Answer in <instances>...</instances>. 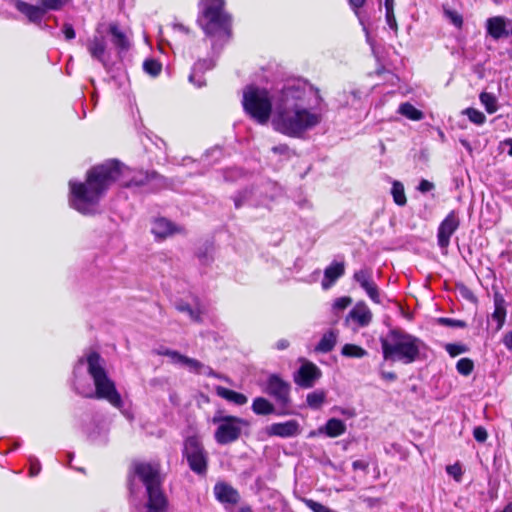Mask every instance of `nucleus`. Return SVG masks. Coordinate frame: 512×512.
<instances>
[{
	"label": "nucleus",
	"mask_w": 512,
	"mask_h": 512,
	"mask_svg": "<svg viewBox=\"0 0 512 512\" xmlns=\"http://www.w3.org/2000/svg\"><path fill=\"white\" fill-rule=\"evenodd\" d=\"M109 33L112 36L113 44L121 50H125L129 47V41L126 34L120 29L118 24L111 23L109 25Z\"/></svg>",
	"instance_id": "nucleus-27"
},
{
	"label": "nucleus",
	"mask_w": 512,
	"mask_h": 512,
	"mask_svg": "<svg viewBox=\"0 0 512 512\" xmlns=\"http://www.w3.org/2000/svg\"><path fill=\"white\" fill-rule=\"evenodd\" d=\"M380 375H381L382 379L387 380V381H394L397 378V376L394 372L381 371Z\"/></svg>",
	"instance_id": "nucleus-53"
},
{
	"label": "nucleus",
	"mask_w": 512,
	"mask_h": 512,
	"mask_svg": "<svg viewBox=\"0 0 512 512\" xmlns=\"http://www.w3.org/2000/svg\"><path fill=\"white\" fill-rule=\"evenodd\" d=\"M373 320V313L364 301L357 302L344 319V326L353 332L368 327Z\"/></svg>",
	"instance_id": "nucleus-10"
},
{
	"label": "nucleus",
	"mask_w": 512,
	"mask_h": 512,
	"mask_svg": "<svg viewBox=\"0 0 512 512\" xmlns=\"http://www.w3.org/2000/svg\"><path fill=\"white\" fill-rule=\"evenodd\" d=\"M273 152L275 153H280V154H285L287 153L288 151V146L287 145H279V146H274L272 148Z\"/></svg>",
	"instance_id": "nucleus-54"
},
{
	"label": "nucleus",
	"mask_w": 512,
	"mask_h": 512,
	"mask_svg": "<svg viewBox=\"0 0 512 512\" xmlns=\"http://www.w3.org/2000/svg\"><path fill=\"white\" fill-rule=\"evenodd\" d=\"M160 355L168 356L173 363L180 364L186 367L190 372L197 374H210L211 369L205 366L200 361L184 356L177 351L169 350V349H161L158 352Z\"/></svg>",
	"instance_id": "nucleus-15"
},
{
	"label": "nucleus",
	"mask_w": 512,
	"mask_h": 512,
	"mask_svg": "<svg viewBox=\"0 0 512 512\" xmlns=\"http://www.w3.org/2000/svg\"><path fill=\"white\" fill-rule=\"evenodd\" d=\"M105 366V360L97 352L91 351L81 357L73 372L74 389L85 398L104 399L112 406L121 408V395Z\"/></svg>",
	"instance_id": "nucleus-3"
},
{
	"label": "nucleus",
	"mask_w": 512,
	"mask_h": 512,
	"mask_svg": "<svg viewBox=\"0 0 512 512\" xmlns=\"http://www.w3.org/2000/svg\"><path fill=\"white\" fill-rule=\"evenodd\" d=\"M344 272L345 266L343 262H333L324 271V278L321 283L322 288L324 290L329 289Z\"/></svg>",
	"instance_id": "nucleus-19"
},
{
	"label": "nucleus",
	"mask_w": 512,
	"mask_h": 512,
	"mask_svg": "<svg viewBox=\"0 0 512 512\" xmlns=\"http://www.w3.org/2000/svg\"><path fill=\"white\" fill-rule=\"evenodd\" d=\"M492 321L496 322V331H499L506 319L505 300L500 293L494 294V312L491 315Z\"/></svg>",
	"instance_id": "nucleus-23"
},
{
	"label": "nucleus",
	"mask_w": 512,
	"mask_h": 512,
	"mask_svg": "<svg viewBox=\"0 0 512 512\" xmlns=\"http://www.w3.org/2000/svg\"><path fill=\"white\" fill-rule=\"evenodd\" d=\"M289 346V342L285 339H281L276 343V347L279 350L286 349Z\"/></svg>",
	"instance_id": "nucleus-56"
},
{
	"label": "nucleus",
	"mask_w": 512,
	"mask_h": 512,
	"mask_svg": "<svg viewBox=\"0 0 512 512\" xmlns=\"http://www.w3.org/2000/svg\"><path fill=\"white\" fill-rule=\"evenodd\" d=\"M386 23L395 33L398 31V24L393 10H385Z\"/></svg>",
	"instance_id": "nucleus-43"
},
{
	"label": "nucleus",
	"mask_w": 512,
	"mask_h": 512,
	"mask_svg": "<svg viewBox=\"0 0 512 512\" xmlns=\"http://www.w3.org/2000/svg\"><path fill=\"white\" fill-rule=\"evenodd\" d=\"M338 338V331L337 330H329L326 333L323 334L322 338L320 339L319 343L317 344L315 350L322 353L330 352Z\"/></svg>",
	"instance_id": "nucleus-25"
},
{
	"label": "nucleus",
	"mask_w": 512,
	"mask_h": 512,
	"mask_svg": "<svg viewBox=\"0 0 512 512\" xmlns=\"http://www.w3.org/2000/svg\"><path fill=\"white\" fill-rule=\"evenodd\" d=\"M326 397V391L315 390L307 395L306 402L311 409L316 410L319 409L325 403Z\"/></svg>",
	"instance_id": "nucleus-31"
},
{
	"label": "nucleus",
	"mask_w": 512,
	"mask_h": 512,
	"mask_svg": "<svg viewBox=\"0 0 512 512\" xmlns=\"http://www.w3.org/2000/svg\"><path fill=\"white\" fill-rule=\"evenodd\" d=\"M503 343L508 350L512 351V331L505 334Z\"/></svg>",
	"instance_id": "nucleus-52"
},
{
	"label": "nucleus",
	"mask_w": 512,
	"mask_h": 512,
	"mask_svg": "<svg viewBox=\"0 0 512 512\" xmlns=\"http://www.w3.org/2000/svg\"><path fill=\"white\" fill-rule=\"evenodd\" d=\"M380 342L384 360L403 364L420 360L427 349L420 338L402 329L390 330Z\"/></svg>",
	"instance_id": "nucleus-5"
},
{
	"label": "nucleus",
	"mask_w": 512,
	"mask_h": 512,
	"mask_svg": "<svg viewBox=\"0 0 512 512\" xmlns=\"http://www.w3.org/2000/svg\"><path fill=\"white\" fill-rule=\"evenodd\" d=\"M447 473L452 476L457 482L461 481L463 471L461 465L459 463H455L453 465H448L446 467Z\"/></svg>",
	"instance_id": "nucleus-42"
},
{
	"label": "nucleus",
	"mask_w": 512,
	"mask_h": 512,
	"mask_svg": "<svg viewBox=\"0 0 512 512\" xmlns=\"http://www.w3.org/2000/svg\"><path fill=\"white\" fill-rule=\"evenodd\" d=\"M174 28L178 31H181V32H184V33H188V29L182 25V24H175L174 25Z\"/></svg>",
	"instance_id": "nucleus-59"
},
{
	"label": "nucleus",
	"mask_w": 512,
	"mask_h": 512,
	"mask_svg": "<svg viewBox=\"0 0 512 512\" xmlns=\"http://www.w3.org/2000/svg\"><path fill=\"white\" fill-rule=\"evenodd\" d=\"M86 48L90 56L99 61L103 67L107 68L109 64V54L107 51V40L103 35L102 25L96 29V34L86 41Z\"/></svg>",
	"instance_id": "nucleus-12"
},
{
	"label": "nucleus",
	"mask_w": 512,
	"mask_h": 512,
	"mask_svg": "<svg viewBox=\"0 0 512 512\" xmlns=\"http://www.w3.org/2000/svg\"><path fill=\"white\" fill-rule=\"evenodd\" d=\"M184 455L193 472L197 474H203L206 472L207 456L197 437H189L186 439L184 444Z\"/></svg>",
	"instance_id": "nucleus-9"
},
{
	"label": "nucleus",
	"mask_w": 512,
	"mask_h": 512,
	"mask_svg": "<svg viewBox=\"0 0 512 512\" xmlns=\"http://www.w3.org/2000/svg\"><path fill=\"white\" fill-rule=\"evenodd\" d=\"M352 303V298L349 296H343L336 298L332 304V311L335 315H339Z\"/></svg>",
	"instance_id": "nucleus-35"
},
{
	"label": "nucleus",
	"mask_w": 512,
	"mask_h": 512,
	"mask_svg": "<svg viewBox=\"0 0 512 512\" xmlns=\"http://www.w3.org/2000/svg\"><path fill=\"white\" fill-rule=\"evenodd\" d=\"M243 107L257 123L265 125L272 121L274 113V92L270 94L266 89L248 86L243 92Z\"/></svg>",
	"instance_id": "nucleus-6"
},
{
	"label": "nucleus",
	"mask_w": 512,
	"mask_h": 512,
	"mask_svg": "<svg viewBox=\"0 0 512 512\" xmlns=\"http://www.w3.org/2000/svg\"><path fill=\"white\" fill-rule=\"evenodd\" d=\"M460 220L458 214L453 210L445 219L440 223L438 227L437 239L438 245L441 249H447L450 244V238L453 233L458 229Z\"/></svg>",
	"instance_id": "nucleus-16"
},
{
	"label": "nucleus",
	"mask_w": 512,
	"mask_h": 512,
	"mask_svg": "<svg viewBox=\"0 0 512 512\" xmlns=\"http://www.w3.org/2000/svg\"><path fill=\"white\" fill-rule=\"evenodd\" d=\"M365 0H349L350 5L353 9H358L363 6Z\"/></svg>",
	"instance_id": "nucleus-55"
},
{
	"label": "nucleus",
	"mask_w": 512,
	"mask_h": 512,
	"mask_svg": "<svg viewBox=\"0 0 512 512\" xmlns=\"http://www.w3.org/2000/svg\"><path fill=\"white\" fill-rule=\"evenodd\" d=\"M290 389V384L277 374H270L264 387V391L283 407L290 403Z\"/></svg>",
	"instance_id": "nucleus-11"
},
{
	"label": "nucleus",
	"mask_w": 512,
	"mask_h": 512,
	"mask_svg": "<svg viewBox=\"0 0 512 512\" xmlns=\"http://www.w3.org/2000/svg\"><path fill=\"white\" fill-rule=\"evenodd\" d=\"M157 238H165L174 232L173 224L165 218L156 219L151 228Z\"/></svg>",
	"instance_id": "nucleus-26"
},
{
	"label": "nucleus",
	"mask_w": 512,
	"mask_h": 512,
	"mask_svg": "<svg viewBox=\"0 0 512 512\" xmlns=\"http://www.w3.org/2000/svg\"><path fill=\"white\" fill-rule=\"evenodd\" d=\"M368 466H369L368 462H366L364 460H356L352 463V467L354 470L366 471Z\"/></svg>",
	"instance_id": "nucleus-51"
},
{
	"label": "nucleus",
	"mask_w": 512,
	"mask_h": 512,
	"mask_svg": "<svg viewBox=\"0 0 512 512\" xmlns=\"http://www.w3.org/2000/svg\"><path fill=\"white\" fill-rule=\"evenodd\" d=\"M353 278L374 303H381L380 290L373 280V273L370 268H362L356 271Z\"/></svg>",
	"instance_id": "nucleus-14"
},
{
	"label": "nucleus",
	"mask_w": 512,
	"mask_h": 512,
	"mask_svg": "<svg viewBox=\"0 0 512 512\" xmlns=\"http://www.w3.org/2000/svg\"><path fill=\"white\" fill-rule=\"evenodd\" d=\"M63 33L67 40H72L75 38V30L71 24H64Z\"/></svg>",
	"instance_id": "nucleus-50"
},
{
	"label": "nucleus",
	"mask_w": 512,
	"mask_h": 512,
	"mask_svg": "<svg viewBox=\"0 0 512 512\" xmlns=\"http://www.w3.org/2000/svg\"><path fill=\"white\" fill-rule=\"evenodd\" d=\"M223 6L222 0H201L198 23L207 35L228 34L230 19Z\"/></svg>",
	"instance_id": "nucleus-7"
},
{
	"label": "nucleus",
	"mask_w": 512,
	"mask_h": 512,
	"mask_svg": "<svg viewBox=\"0 0 512 512\" xmlns=\"http://www.w3.org/2000/svg\"><path fill=\"white\" fill-rule=\"evenodd\" d=\"M216 394L228 402L238 406L245 405L248 402V398L244 394L230 390L223 386L216 387Z\"/></svg>",
	"instance_id": "nucleus-24"
},
{
	"label": "nucleus",
	"mask_w": 512,
	"mask_h": 512,
	"mask_svg": "<svg viewBox=\"0 0 512 512\" xmlns=\"http://www.w3.org/2000/svg\"><path fill=\"white\" fill-rule=\"evenodd\" d=\"M392 196L394 202L399 206H404L406 204V196L404 192V186L399 181H394L392 185Z\"/></svg>",
	"instance_id": "nucleus-34"
},
{
	"label": "nucleus",
	"mask_w": 512,
	"mask_h": 512,
	"mask_svg": "<svg viewBox=\"0 0 512 512\" xmlns=\"http://www.w3.org/2000/svg\"><path fill=\"white\" fill-rule=\"evenodd\" d=\"M214 62L213 60L209 59H204V60H200L198 61L197 63H195L194 67H193V70L189 76V81L194 83L195 85H197L198 87H201L204 85V81L202 80H195L197 75L202 73L203 71L205 70H209V69H212L214 67Z\"/></svg>",
	"instance_id": "nucleus-28"
},
{
	"label": "nucleus",
	"mask_w": 512,
	"mask_h": 512,
	"mask_svg": "<svg viewBox=\"0 0 512 512\" xmlns=\"http://www.w3.org/2000/svg\"><path fill=\"white\" fill-rule=\"evenodd\" d=\"M398 112L405 116L406 118L413 120V121H419L422 120L424 117V114L422 111L415 108L411 103L405 102L402 103L399 108Z\"/></svg>",
	"instance_id": "nucleus-30"
},
{
	"label": "nucleus",
	"mask_w": 512,
	"mask_h": 512,
	"mask_svg": "<svg viewBox=\"0 0 512 512\" xmlns=\"http://www.w3.org/2000/svg\"><path fill=\"white\" fill-rule=\"evenodd\" d=\"M212 423L217 425L214 438L220 445L235 442L240 438L243 428L249 426L248 421L243 418L225 416L220 412L213 416Z\"/></svg>",
	"instance_id": "nucleus-8"
},
{
	"label": "nucleus",
	"mask_w": 512,
	"mask_h": 512,
	"mask_svg": "<svg viewBox=\"0 0 512 512\" xmlns=\"http://www.w3.org/2000/svg\"><path fill=\"white\" fill-rule=\"evenodd\" d=\"M340 413L347 416V417H353L354 416V412L351 411V410H347V409H340Z\"/></svg>",
	"instance_id": "nucleus-60"
},
{
	"label": "nucleus",
	"mask_w": 512,
	"mask_h": 512,
	"mask_svg": "<svg viewBox=\"0 0 512 512\" xmlns=\"http://www.w3.org/2000/svg\"><path fill=\"white\" fill-rule=\"evenodd\" d=\"M506 18L503 16H494L490 17L486 21V28L488 34L498 40L503 36H507L508 33L506 31Z\"/></svg>",
	"instance_id": "nucleus-20"
},
{
	"label": "nucleus",
	"mask_w": 512,
	"mask_h": 512,
	"mask_svg": "<svg viewBox=\"0 0 512 512\" xmlns=\"http://www.w3.org/2000/svg\"><path fill=\"white\" fill-rule=\"evenodd\" d=\"M141 485L145 487V494L148 500L137 509V512H166L168 503L160 488L158 465L144 462H138L133 465V470L128 480L132 501L135 500Z\"/></svg>",
	"instance_id": "nucleus-4"
},
{
	"label": "nucleus",
	"mask_w": 512,
	"mask_h": 512,
	"mask_svg": "<svg viewBox=\"0 0 512 512\" xmlns=\"http://www.w3.org/2000/svg\"><path fill=\"white\" fill-rule=\"evenodd\" d=\"M444 15L454 26L457 28L462 27L463 18L457 11L445 8Z\"/></svg>",
	"instance_id": "nucleus-40"
},
{
	"label": "nucleus",
	"mask_w": 512,
	"mask_h": 512,
	"mask_svg": "<svg viewBox=\"0 0 512 512\" xmlns=\"http://www.w3.org/2000/svg\"><path fill=\"white\" fill-rule=\"evenodd\" d=\"M434 188V184L428 180H421L418 186V190L422 193L431 191Z\"/></svg>",
	"instance_id": "nucleus-49"
},
{
	"label": "nucleus",
	"mask_w": 512,
	"mask_h": 512,
	"mask_svg": "<svg viewBox=\"0 0 512 512\" xmlns=\"http://www.w3.org/2000/svg\"><path fill=\"white\" fill-rule=\"evenodd\" d=\"M341 353L346 357L362 358L367 354V351L355 344H345L342 347Z\"/></svg>",
	"instance_id": "nucleus-33"
},
{
	"label": "nucleus",
	"mask_w": 512,
	"mask_h": 512,
	"mask_svg": "<svg viewBox=\"0 0 512 512\" xmlns=\"http://www.w3.org/2000/svg\"><path fill=\"white\" fill-rule=\"evenodd\" d=\"M71 0H40L41 6L45 10H60Z\"/></svg>",
	"instance_id": "nucleus-39"
},
{
	"label": "nucleus",
	"mask_w": 512,
	"mask_h": 512,
	"mask_svg": "<svg viewBox=\"0 0 512 512\" xmlns=\"http://www.w3.org/2000/svg\"><path fill=\"white\" fill-rule=\"evenodd\" d=\"M473 436L476 441L483 443L487 440L488 433L484 427L477 426L473 430Z\"/></svg>",
	"instance_id": "nucleus-45"
},
{
	"label": "nucleus",
	"mask_w": 512,
	"mask_h": 512,
	"mask_svg": "<svg viewBox=\"0 0 512 512\" xmlns=\"http://www.w3.org/2000/svg\"><path fill=\"white\" fill-rule=\"evenodd\" d=\"M235 206H236V207H239V206H240V203H239L237 200L235 201Z\"/></svg>",
	"instance_id": "nucleus-63"
},
{
	"label": "nucleus",
	"mask_w": 512,
	"mask_h": 512,
	"mask_svg": "<svg viewBox=\"0 0 512 512\" xmlns=\"http://www.w3.org/2000/svg\"><path fill=\"white\" fill-rule=\"evenodd\" d=\"M346 432V424L337 418L329 419L325 425L318 428V433L330 438H336Z\"/></svg>",
	"instance_id": "nucleus-22"
},
{
	"label": "nucleus",
	"mask_w": 512,
	"mask_h": 512,
	"mask_svg": "<svg viewBox=\"0 0 512 512\" xmlns=\"http://www.w3.org/2000/svg\"><path fill=\"white\" fill-rule=\"evenodd\" d=\"M316 435H320V434L318 433V429H317L316 431H311V432L309 433V437H314V436H316Z\"/></svg>",
	"instance_id": "nucleus-62"
},
{
	"label": "nucleus",
	"mask_w": 512,
	"mask_h": 512,
	"mask_svg": "<svg viewBox=\"0 0 512 512\" xmlns=\"http://www.w3.org/2000/svg\"><path fill=\"white\" fill-rule=\"evenodd\" d=\"M40 470H41V464H40L39 460L36 458H30V468H29L30 476L38 475Z\"/></svg>",
	"instance_id": "nucleus-47"
},
{
	"label": "nucleus",
	"mask_w": 512,
	"mask_h": 512,
	"mask_svg": "<svg viewBox=\"0 0 512 512\" xmlns=\"http://www.w3.org/2000/svg\"><path fill=\"white\" fill-rule=\"evenodd\" d=\"M269 436L282 438L294 437L300 433V426L296 420H288L281 423H273L266 429Z\"/></svg>",
	"instance_id": "nucleus-17"
},
{
	"label": "nucleus",
	"mask_w": 512,
	"mask_h": 512,
	"mask_svg": "<svg viewBox=\"0 0 512 512\" xmlns=\"http://www.w3.org/2000/svg\"><path fill=\"white\" fill-rule=\"evenodd\" d=\"M395 6L394 0H384L385 10H393Z\"/></svg>",
	"instance_id": "nucleus-58"
},
{
	"label": "nucleus",
	"mask_w": 512,
	"mask_h": 512,
	"mask_svg": "<svg viewBox=\"0 0 512 512\" xmlns=\"http://www.w3.org/2000/svg\"><path fill=\"white\" fill-rule=\"evenodd\" d=\"M15 7L17 8L18 11L24 14L31 22L34 23L41 22L45 14V9L43 7L31 5L21 0H17L15 2Z\"/></svg>",
	"instance_id": "nucleus-21"
},
{
	"label": "nucleus",
	"mask_w": 512,
	"mask_h": 512,
	"mask_svg": "<svg viewBox=\"0 0 512 512\" xmlns=\"http://www.w3.org/2000/svg\"><path fill=\"white\" fill-rule=\"evenodd\" d=\"M237 512H252V510L249 506H243Z\"/></svg>",
	"instance_id": "nucleus-61"
},
{
	"label": "nucleus",
	"mask_w": 512,
	"mask_h": 512,
	"mask_svg": "<svg viewBox=\"0 0 512 512\" xmlns=\"http://www.w3.org/2000/svg\"><path fill=\"white\" fill-rule=\"evenodd\" d=\"M150 176L146 172L134 171L112 160L90 169L84 183L70 181V205L78 212L88 215L98 211L100 199L110 185L116 181L124 187L144 185Z\"/></svg>",
	"instance_id": "nucleus-2"
},
{
	"label": "nucleus",
	"mask_w": 512,
	"mask_h": 512,
	"mask_svg": "<svg viewBox=\"0 0 512 512\" xmlns=\"http://www.w3.org/2000/svg\"><path fill=\"white\" fill-rule=\"evenodd\" d=\"M252 410L257 415H269L274 412V406L267 399L257 397L253 400Z\"/></svg>",
	"instance_id": "nucleus-29"
},
{
	"label": "nucleus",
	"mask_w": 512,
	"mask_h": 512,
	"mask_svg": "<svg viewBox=\"0 0 512 512\" xmlns=\"http://www.w3.org/2000/svg\"><path fill=\"white\" fill-rule=\"evenodd\" d=\"M161 68V64L154 59H148L143 64L144 71L151 76H157L161 72Z\"/></svg>",
	"instance_id": "nucleus-38"
},
{
	"label": "nucleus",
	"mask_w": 512,
	"mask_h": 512,
	"mask_svg": "<svg viewBox=\"0 0 512 512\" xmlns=\"http://www.w3.org/2000/svg\"><path fill=\"white\" fill-rule=\"evenodd\" d=\"M322 98L317 89L307 82L287 81L274 91L272 127L275 131L294 138L303 136L322 121Z\"/></svg>",
	"instance_id": "nucleus-1"
},
{
	"label": "nucleus",
	"mask_w": 512,
	"mask_h": 512,
	"mask_svg": "<svg viewBox=\"0 0 512 512\" xmlns=\"http://www.w3.org/2000/svg\"><path fill=\"white\" fill-rule=\"evenodd\" d=\"M456 369L459 374L468 376L474 369V362L469 358H461L456 364Z\"/></svg>",
	"instance_id": "nucleus-36"
},
{
	"label": "nucleus",
	"mask_w": 512,
	"mask_h": 512,
	"mask_svg": "<svg viewBox=\"0 0 512 512\" xmlns=\"http://www.w3.org/2000/svg\"><path fill=\"white\" fill-rule=\"evenodd\" d=\"M321 370L312 362L303 360L299 369L294 373V382L301 388H312L321 378Z\"/></svg>",
	"instance_id": "nucleus-13"
},
{
	"label": "nucleus",
	"mask_w": 512,
	"mask_h": 512,
	"mask_svg": "<svg viewBox=\"0 0 512 512\" xmlns=\"http://www.w3.org/2000/svg\"><path fill=\"white\" fill-rule=\"evenodd\" d=\"M445 350L448 352V354L451 357H456L462 353H465L468 351V348L463 344H446Z\"/></svg>",
	"instance_id": "nucleus-41"
},
{
	"label": "nucleus",
	"mask_w": 512,
	"mask_h": 512,
	"mask_svg": "<svg viewBox=\"0 0 512 512\" xmlns=\"http://www.w3.org/2000/svg\"><path fill=\"white\" fill-rule=\"evenodd\" d=\"M178 309L180 311L187 312L190 315L192 320H194V321H199L200 320V313H199V311H196V310L192 309L188 305H179Z\"/></svg>",
	"instance_id": "nucleus-46"
},
{
	"label": "nucleus",
	"mask_w": 512,
	"mask_h": 512,
	"mask_svg": "<svg viewBox=\"0 0 512 512\" xmlns=\"http://www.w3.org/2000/svg\"><path fill=\"white\" fill-rule=\"evenodd\" d=\"M438 322L444 326L455 327V328H463L466 325L465 322H463L461 320L445 318V317L439 318Z\"/></svg>",
	"instance_id": "nucleus-44"
},
{
	"label": "nucleus",
	"mask_w": 512,
	"mask_h": 512,
	"mask_svg": "<svg viewBox=\"0 0 512 512\" xmlns=\"http://www.w3.org/2000/svg\"><path fill=\"white\" fill-rule=\"evenodd\" d=\"M306 504L313 512H327L329 509L326 506L313 500H307Z\"/></svg>",
	"instance_id": "nucleus-48"
},
{
	"label": "nucleus",
	"mask_w": 512,
	"mask_h": 512,
	"mask_svg": "<svg viewBox=\"0 0 512 512\" xmlns=\"http://www.w3.org/2000/svg\"><path fill=\"white\" fill-rule=\"evenodd\" d=\"M464 114L468 117V119L476 124V125H482L486 121V116L479 110L475 108H467L464 111Z\"/></svg>",
	"instance_id": "nucleus-37"
},
{
	"label": "nucleus",
	"mask_w": 512,
	"mask_h": 512,
	"mask_svg": "<svg viewBox=\"0 0 512 512\" xmlns=\"http://www.w3.org/2000/svg\"><path fill=\"white\" fill-rule=\"evenodd\" d=\"M214 494L221 503L235 504L239 500L237 490L226 483H217L214 487Z\"/></svg>",
	"instance_id": "nucleus-18"
},
{
	"label": "nucleus",
	"mask_w": 512,
	"mask_h": 512,
	"mask_svg": "<svg viewBox=\"0 0 512 512\" xmlns=\"http://www.w3.org/2000/svg\"><path fill=\"white\" fill-rule=\"evenodd\" d=\"M481 104L489 114H493L498 110L497 98L488 92H482L479 96Z\"/></svg>",
	"instance_id": "nucleus-32"
},
{
	"label": "nucleus",
	"mask_w": 512,
	"mask_h": 512,
	"mask_svg": "<svg viewBox=\"0 0 512 512\" xmlns=\"http://www.w3.org/2000/svg\"><path fill=\"white\" fill-rule=\"evenodd\" d=\"M502 144L508 147V154L512 156V138L504 140Z\"/></svg>",
	"instance_id": "nucleus-57"
}]
</instances>
